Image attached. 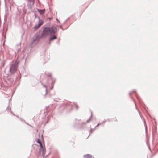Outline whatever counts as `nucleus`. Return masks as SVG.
I'll list each match as a JSON object with an SVG mask.
<instances>
[{"label":"nucleus","mask_w":158,"mask_h":158,"mask_svg":"<svg viewBox=\"0 0 158 158\" xmlns=\"http://www.w3.org/2000/svg\"><path fill=\"white\" fill-rule=\"evenodd\" d=\"M36 142L40 144V147L41 149L39 150V153H40L42 152V156L44 157L45 155L46 152V149L45 147L44 142L43 141V135H41V139H36Z\"/></svg>","instance_id":"nucleus-1"},{"label":"nucleus","mask_w":158,"mask_h":158,"mask_svg":"<svg viewBox=\"0 0 158 158\" xmlns=\"http://www.w3.org/2000/svg\"><path fill=\"white\" fill-rule=\"evenodd\" d=\"M49 27L45 28L42 35V36H46L48 35L49 33Z\"/></svg>","instance_id":"nucleus-2"},{"label":"nucleus","mask_w":158,"mask_h":158,"mask_svg":"<svg viewBox=\"0 0 158 158\" xmlns=\"http://www.w3.org/2000/svg\"><path fill=\"white\" fill-rule=\"evenodd\" d=\"M49 33L51 35L55 34L56 32V29L54 27H49Z\"/></svg>","instance_id":"nucleus-3"},{"label":"nucleus","mask_w":158,"mask_h":158,"mask_svg":"<svg viewBox=\"0 0 158 158\" xmlns=\"http://www.w3.org/2000/svg\"><path fill=\"white\" fill-rule=\"evenodd\" d=\"M17 69V66L15 64L12 65L10 68V71L11 72L14 73Z\"/></svg>","instance_id":"nucleus-4"},{"label":"nucleus","mask_w":158,"mask_h":158,"mask_svg":"<svg viewBox=\"0 0 158 158\" xmlns=\"http://www.w3.org/2000/svg\"><path fill=\"white\" fill-rule=\"evenodd\" d=\"M34 3V0H28V4L30 6H32Z\"/></svg>","instance_id":"nucleus-5"},{"label":"nucleus","mask_w":158,"mask_h":158,"mask_svg":"<svg viewBox=\"0 0 158 158\" xmlns=\"http://www.w3.org/2000/svg\"><path fill=\"white\" fill-rule=\"evenodd\" d=\"M38 11L41 15L44 14L45 12V9H37Z\"/></svg>","instance_id":"nucleus-6"},{"label":"nucleus","mask_w":158,"mask_h":158,"mask_svg":"<svg viewBox=\"0 0 158 158\" xmlns=\"http://www.w3.org/2000/svg\"><path fill=\"white\" fill-rule=\"evenodd\" d=\"M84 157L85 158H92V156L90 154H87L84 156Z\"/></svg>","instance_id":"nucleus-7"},{"label":"nucleus","mask_w":158,"mask_h":158,"mask_svg":"<svg viewBox=\"0 0 158 158\" xmlns=\"http://www.w3.org/2000/svg\"><path fill=\"white\" fill-rule=\"evenodd\" d=\"M57 37L56 35H54L53 36L51 37L50 38V40H53L55 39H56Z\"/></svg>","instance_id":"nucleus-8"},{"label":"nucleus","mask_w":158,"mask_h":158,"mask_svg":"<svg viewBox=\"0 0 158 158\" xmlns=\"http://www.w3.org/2000/svg\"><path fill=\"white\" fill-rule=\"evenodd\" d=\"M40 25H36L34 27V28L35 29H38L40 27Z\"/></svg>","instance_id":"nucleus-9"},{"label":"nucleus","mask_w":158,"mask_h":158,"mask_svg":"<svg viewBox=\"0 0 158 158\" xmlns=\"http://www.w3.org/2000/svg\"><path fill=\"white\" fill-rule=\"evenodd\" d=\"M43 24V22L41 20H40L39 21V23L38 24L39 25H40V26L42 25Z\"/></svg>","instance_id":"nucleus-10"},{"label":"nucleus","mask_w":158,"mask_h":158,"mask_svg":"<svg viewBox=\"0 0 158 158\" xmlns=\"http://www.w3.org/2000/svg\"><path fill=\"white\" fill-rule=\"evenodd\" d=\"M113 120H114V121H117V120L116 118H113Z\"/></svg>","instance_id":"nucleus-11"}]
</instances>
